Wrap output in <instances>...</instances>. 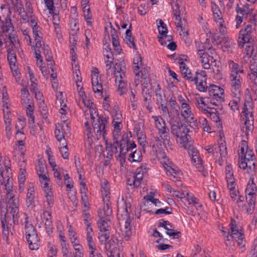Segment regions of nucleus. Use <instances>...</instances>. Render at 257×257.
<instances>
[{
  "label": "nucleus",
  "instance_id": "nucleus-49",
  "mask_svg": "<svg viewBox=\"0 0 257 257\" xmlns=\"http://www.w3.org/2000/svg\"><path fill=\"white\" fill-rule=\"evenodd\" d=\"M19 123H20L21 126H19L18 123L16 125V128L17 130L16 138L18 141H25L26 137L23 131V129L24 126L23 124L24 122H22L21 120H20Z\"/></svg>",
  "mask_w": 257,
  "mask_h": 257
},
{
  "label": "nucleus",
  "instance_id": "nucleus-36",
  "mask_svg": "<svg viewBox=\"0 0 257 257\" xmlns=\"http://www.w3.org/2000/svg\"><path fill=\"white\" fill-rule=\"evenodd\" d=\"M173 11V14L175 18V25L177 28L180 29L181 31H183V27L182 25L181 18L180 17L181 12L179 4L171 5Z\"/></svg>",
  "mask_w": 257,
  "mask_h": 257
},
{
  "label": "nucleus",
  "instance_id": "nucleus-1",
  "mask_svg": "<svg viewBox=\"0 0 257 257\" xmlns=\"http://www.w3.org/2000/svg\"><path fill=\"white\" fill-rule=\"evenodd\" d=\"M78 104L81 106V102L86 107L85 115L88 119L85 123L86 127L85 135L86 137L85 140V147L90 150L95 140H98L101 137H104L105 134V127L107 123L105 119L102 120L98 115L96 108L92 102L87 99L85 94L83 90H80L76 96Z\"/></svg>",
  "mask_w": 257,
  "mask_h": 257
},
{
  "label": "nucleus",
  "instance_id": "nucleus-15",
  "mask_svg": "<svg viewBox=\"0 0 257 257\" xmlns=\"http://www.w3.org/2000/svg\"><path fill=\"white\" fill-rule=\"evenodd\" d=\"M195 100L196 102L197 106L203 111L206 112L210 109H213L217 106V103L215 101H212L210 97H202L198 94L195 96Z\"/></svg>",
  "mask_w": 257,
  "mask_h": 257
},
{
  "label": "nucleus",
  "instance_id": "nucleus-50",
  "mask_svg": "<svg viewBox=\"0 0 257 257\" xmlns=\"http://www.w3.org/2000/svg\"><path fill=\"white\" fill-rule=\"evenodd\" d=\"M61 125L60 124H57L55 130V136L60 144L66 143L63 133L61 131Z\"/></svg>",
  "mask_w": 257,
  "mask_h": 257
},
{
  "label": "nucleus",
  "instance_id": "nucleus-61",
  "mask_svg": "<svg viewBox=\"0 0 257 257\" xmlns=\"http://www.w3.org/2000/svg\"><path fill=\"white\" fill-rule=\"evenodd\" d=\"M199 122L203 127V129L204 131L211 133L214 131L212 128L210 126V124L209 121L204 117H201L199 119Z\"/></svg>",
  "mask_w": 257,
  "mask_h": 257
},
{
  "label": "nucleus",
  "instance_id": "nucleus-62",
  "mask_svg": "<svg viewBox=\"0 0 257 257\" xmlns=\"http://www.w3.org/2000/svg\"><path fill=\"white\" fill-rule=\"evenodd\" d=\"M59 148L62 157L64 159H68L69 154L67 143L60 144Z\"/></svg>",
  "mask_w": 257,
  "mask_h": 257
},
{
  "label": "nucleus",
  "instance_id": "nucleus-64",
  "mask_svg": "<svg viewBox=\"0 0 257 257\" xmlns=\"http://www.w3.org/2000/svg\"><path fill=\"white\" fill-rule=\"evenodd\" d=\"M101 188L102 196L107 197L110 194V191L108 182L106 180H103L101 181Z\"/></svg>",
  "mask_w": 257,
  "mask_h": 257
},
{
  "label": "nucleus",
  "instance_id": "nucleus-23",
  "mask_svg": "<svg viewBox=\"0 0 257 257\" xmlns=\"http://www.w3.org/2000/svg\"><path fill=\"white\" fill-rule=\"evenodd\" d=\"M133 64L134 72L135 74L136 77H137V79L140 80V79H144L146 81H147L148 75L146 73L143 74L142 70H140L141 67L142 65V57L138 52H136L135 57L133 58Z\"/></svg>",
  "mask_w": 257,
  "mask_h": 257
},
{
  "label": "nucleus",
  "instance_id": "nucleus-59",
  "mask_svg": "<svg viewBox=\"0 0 257 257\" xmlns=\"http://www.w3.org/2000/svg\"><path fill=\"white\" fill-rule=\"evenodd\" d=\"M157 25L159 31V36L167 35L168 30L166 24H165L162 20H157Z\"/></svg>",
  "mask_w": 257,
  "mask_h": 257
},
{
  "label": "nucleus",
  "instance_id": "nucleus-30",
  "mask_svg": "<svg viewBox=\"0 0 257 257\" xmlns=\"http://www.w3.org/2000/svg\"><path fill=\"white\" fill-rule=\"evenodd\" d=\"M251 29V25H247L243 29L240 31L238 38L239 46L243 47L244 45L249 41Z\"/></svg>",
  "mask_w": 257,
  "mask_h": 257
},
{
  "label": "nucleus",
  "instance_id": "nucleus-60",
  "mask_svg": "<svg viewBox=\"0 0 257 257\" xmlns=\"http://www.w3.org/2000/svg\"><path fill=\"white\" fill-rule=\"evenodd\" d=\"M211 10L213 13L214 19L221 18L222 17V13L220 10L219 7L214 2H211Z\"/></svg>",
  "mask_w": 257,
  "mask_h": 257
},
{
  "label": "nucleus",
  "instance_id": "nucleus-35",
  "mask_svg": "<svg viewBox=\"0 0 257 257\" xmlns=\"http://www.w3.org/2000/svg\"><path fill=\"white\" fill-rule=\"evenodd\" d=\"M82 8L83 13V16L86 22L87 25L92 26L91 19L92 15L91 12L90 8L88 5V2L87 0H82Z\"/></svg>",
  "mask_w": 257,
  "mask_h": 257
},
{
  "label": "nucleus",
  "instance_id": "nucleus-4",
  "mask_svg": "<svg viewBox=\"0 0 257 257\" xmlns=\"http://www.w3.org/2000/svg\"><path fill=\"white\" fill-rule=\"evenodd\" d=\"M239 157V167L240 168L247 169L248 173H252L255 168V155L252 149L249 148L246 141H242L238 151Z\"/></svg>",
  "mask_w": 257,
  "mask_h": 257
},
{
  "label": "nucleus",
  "instance_id": "nucleus-46",
  "mask_svg": "<svg viewBox=\"0 0 257 257\" xmlns=\"http://www.w3.org/2000/svg\"><path fill=\"white\" fill-rule=\"evenodd\" d=\"M111 219L110 216H107L105 219L103 217H101L98 221V225L100 231H108L109 224L108 221Z\"/></svg>",
  "mask_w": 257,
  "mask_h": 257
},
{
  "label": "nucleus",
  "instance_id": "nucleus-7",
  "mask_svg": "<svg viewBox=\"0 0 257 257\" xmlns=\"http://www.w3.org/2000/svg\"><path fill=\"white\" fill-rule=\"evenodd\" d=\"M117 207H118V218L119 221L124 220V224L123 227L120 228L122 234L124 236L126 240L128 239V230L127 229V222L128 221V213L127 212V197H125V199L123 197H122L120 200L117 201Z\"/></svg>",
  "mask_w": 257,
  "mask_h": 257
},
{
  "label": "nucleus",
  "instance_id": "nucleus-22",
  "mask_svg": "<svg viewBox=\"0 0 257 257\" xmlns=\"http://www.w3.org/2000/svg\"><path fill=\"white\" fill-rule=\"evenodd\" d=\"M7 58L9 63L10 67L12 70V73L16 78L17 81L20 79V73L18 70V68L17 63V58L16 55L14 50L9 48L7 50Z\"/></svg>",
  "mask_w": 257,
  "mask_h": 257
},
{
  "label": "nucleus",
  "instance_id": "nucleus-9",
  "mask_svg": "<svg viewBox=\"0 0 257 257\" xmlns=\"http://www.w3.org/2000/svg\"><path fill=\"white\" fill-rule=\"evenodd\" d=\"M219 139L218 140V144H214L206 147V150L216 158L225 159L227 155V149L226 142L224 139V135L219 133Z\"/></svg>",
  "mask_w": 257,
  "mask_h": 257
},
{
  "label": "nucleus",
  "instance_id": "nucleus-51",
  "mask_svg": "<svg viewBox=\"0 0 257 257\" xmlns=\"http://www.w3.org/2000/svg\"><path fill=\"white\" fill-rule=\"evenodd\" d=\"M256 190V186L253 182V179L250 178L245 189V193L247 195L250 196L251 198L255 194Z\"/></svg>",
  "mask_w": 257,
  "mask_h": 257
},
{
  "label": "nucleus",
  "instance_id": "nucleus-26",
  "mask_svg": "<svg viewBox=\"0 0 257 257\" xmlns=\"http://www.w3.org/2000/svg\"><path fill=\"white\" fill-rule=\"evenodd\" d=\"M208 91L211 99L217 101H223L224 91L222 88L215 85H211L209 86Z\"/></svg>",
  "mask_w": 257,
  "mask_h": 257
},
{
  "label": "nucleus",
  "instance_id": "nucleus-28",
  "mask_svg": "<svg viewBox=\"0 0 257 257\" xmlns=\"http://www.w3.org/2000/svg\"><path fill=\"white\" fill-rule=\"evenodd\" d=\"M30 25L32 28L33 37L37 47H41V28L38 26L37 21L34 18H31L30 20Z\"/></svg>",
  "mask_w": 257,
  "mask_h": 257
},
{
  "label": "nucleus",
  "instance_id": "nucleus-34",
  "mask_svg": "<svg viewBox=\"0 0 257 257\" xmlns=\"http://www.w3.org/2000/svg\"><path fill=\"white\" fill-rule=\"evenodd\" d=\"M146 172L147 168L145 165L142 166L137 169L133 182V185L135 187H138L140 185L144 178V174Z\"/></svg>",
  "mask_w": 257,
  "mask_h": 257
},
{
  "label": "nucleus",
  "instance_id": "nucleus-37",
  "mask_svg": "<svg viewBox=\"0 0 257 257\" xmlns=\"http://www.w3.org/2000/svg\"><path fill=\"white\" fill-rule=\"evenodd\" d=\"M35 189L34 185L30 183L28 185L26 195V204L28 206H33L34 204Z\"/></svg>",
  "mask_w": 257,
  "mask_h": 257
},
{
  "label": "nucleus",
  "instance_id": "nucleus-2",
  "mask_svg": "<svg viewBox=\"0 0 257 257\" xmlns=\"http://www.w3.org/2000/svg\"><path fill=\"white\" fill-rule=\"evenodd\" d=\"M156 128L158 131V136L152 135L150 145L153 151L156 153L161 154L164 151L165 144L171 146L170 136L168 129L165 120L160 116H153Z\"/></svg>",
  "mask_w": 257,
  "mask_h": 257
},
{
  "label": "nucleus",
  "instance_id": "nucleus-12",
  "mask_svg": "<svg viewBox=\"0 0 257 257\" xmlns=\"http://www.w3.org/2000/svg\"><path fill=\"white\" fill-rule=\"evenodd\" d=\"M178 101L180 105L179 111L181 116L190 123L195 124L196 120L194 117L191 106L188 103L189 101L188 98L180 95L178 96Z\"/></svg>",
  "mask_w": 257,
  "mask_h": 257
},
{
  "label": "nucleus",
  "instance_id": "nucleus-20",
  "mask_svg": "<svg viewBox=\"0 0 257 257\" xmlns=\"http://www.w3.org/2000/svg\"><path fill=\"white\" fill-rule=\"evenodd\" d=\"M91 83L92 89L95 93L101 95L102 93V85L99 71L96 67H93L91 72Z\"/></svg>",
  "mask_w": 257,
  "mask_h": 257
},
{
  "label": "nucleus",
  "instance_id": "nucleus-57",
  "mask_svg": "<svg viewBox=\"0 0 257 257\" xmlns=\"http://www.w3.org/2000/svg\"><path fill=\"white\" fill-rule=\"evenodd\" d=\"M21 97L22 102L24 105L32 102L30 98V93L27 88L22 89Z\"/></svg>",
  "mask_w": 257,
  "mask_h": 257
},
{
  "label": "nucleus",
  "instance_id": "nucleus-16",
  "mask_svg": "<svg viewBox=\"0 0 257 257\" xmlns=\"http://www.w3.org/2000/svg\"><path fill=\"white\" fill-rule=\"evenodd\" d=\"M1 32L4 34L6 39L8 38L13 45L16 46L17 44V40L14 35L12 34L14 31L13 27L11 23V19L9 18H6L4 21H2Z\"/></svg>",
  "mask_w": 257,
  "mask_h": 257
},
{
  "label": "nucleus",
  "instance_id": "nucleus-63",
  "mask_svg": "<svg viewBox=\"0 0 257 257\" xmlns=\"http://www.w3.org/2000/svg\"><path fill=\"white\" fill-rule=\"evenodd\" d=\"M79 68V67L77 64H73L72 70L74 74V79L76 83H81L82 81V78L80 76V72Z\"/></svg>",
  "mask_w": 257,
  "mask_h": 257
},
{
  "label": "nucleus",
  "instance_id": "nucleus-27",
  "mask_svg": "<svg viewBox=\"0 0 257 257\" xmlns=\"http://www.w3.org/2000/svg\"><path fill=\"white\" fill-rule=\"evenodd\" d=\"M26 162L23 160L19 162V166L20 168V172L18 177L19 181V191L22 193L25 188V182L26 177Z\"/></svg>",
  "mask_w": 257,
  "mask_h": 257
},
{
  "label": "nucleus",
  "instance_id": "nucleus-11",
  "mask_svg": "<svg viewBox=\"0 0 257 257\" xmlns=\"http://www.w3.org/2000/svg\"><path fill=\"white\" fill-rule=\"evenodd\" d=\"M172 133L179 139L180 145L184 149H187L192 145V142L189 131L186 126L181 125V126L174 125L172 127Z\"/></svg>",
  "mask_w": 257,
  "mask_h": 257
},
{
  "label": "nucleus",
  "instance_id": "nucleus-52",
  "mask_svg": "<svg viewBox=\"0 0 257 257\" xmlns=\"http://www.w3.org/2000/svg\"><path fill=\"white\" fill-rule=\"evenodd\" d=\"M33 48L35 50L36 58L37 59V65L41 69L45 66L44 64L43 63L42 57L41 55V50H40L41 47H37L36 45H35L33 46Z\"/></svg>",
  "mask_w": 257,
  "mask_h": 257
},
{
  "label": "nucleus",
  "instance_id": "nucleus-8",
  "mask_svg": "<svg viewBox=\"0 0 257 257\" xmlns=\"http://www.w3.org/2000/svg\"><path fill=\"white\" fill-rule=\"evenodd\" d=\"M5 162V169L0 168V184H4L7 191L8 197L15 196L12 193V182L11 181V170L10 161L6 159Z\"/></svg>",
  "mask_w": 257,
  "mask_h": 257
},
{
  "label": "nucleus",
  "instance_id": "nucleus-41",
  "mask_svg": "<svg viewBox=\"0 0 257 257\" xmlns=\"http://www.w3.org/2000/svg\"><path fill=\"white\" fill-rule=\"evenodd\" d=\"M50 165L52 169L54 177L57 180H62V175L64 174L63 168L59 167L56 162H53L52 160L50 161Z\"/></svg>",
  "mask_w": 257,
  "mask_h": 257
},
{
  "label": "nucleus",
  "instance_id": "nucleus-17",
  "mask_svg": "<svg viewBox=\"0 0 257 257\" xmlns=\"http://www.w3.org/2000/svg\"><path fill=\"white\" fill-rule=\"evenodd\" d=\"M128 138L127 133L123 134L120 141V154L119 156V162L121 167H125L126 159L128 156Z\"/></svg>",
  "mask_w": 257,
  "mask_h": 257
},
{
  "label": "nucleus",
  "instance_id": "nucleus-32",
  "mask_svg": "<svg viewBox=\"0 0 257 257\" xmlns=\"http://www.w3.org/2000/svg\"><path fill=\"white\" fill-rule=\"evenodd\" d=\"M227 188L229 190V194L232 201L238 204L239 206H241L244 201V196L239 194L238 191L235 188V185H233L232 188L230 187Z\"/></svg>",
  "mask_w": 257,
  "mask_h": 257
},
{
  "label": "nucleus",
  "instance_id": "nucleus-44",
  "mask_svg": "<svg viewBox=\"0 0 257 257\" xmlns=\"http://www.w3.org/2000/svg\"><path fill=\"white\" fill-rule=\"evenodd\" d=\"M120 243L117 238L112 237L105 243V249L106 250H117L119 248Z\"/></svg>",
  "mask_w": 257,
  "mask_h": 257
},
{
  "label": "nucleus",
  "instance_id": "nucleus-21",
  "mask_svg": "<svg viewBox=\"0 0 257 257\" xmlns=\"http://www.w3.org/2000/svg\"><path fill=\"white\" fill-rule=\"evenodd\" d=\"M210 55L209 53L207 54L203 53L202 51H199V58L201 66L205 69L210 68L211 65L215 61L214 56L215 55V50H211Z\"/></svg>",
  "mask_w": 257,
  "mask_h": 257
},
{
  "label": "nucleus",
  "instance_id": "nucleus-29",
  "mask_svg": "<svg viewBox=\"0 0 257 257\" xmlns=\"http://www.w3.org/2000/svg\"><path fill=\"white\" fill-rule=\"evenodd\" d=\"M112 113L113 120L112 122V125L114 127L113 131V136L115 139H117L119 133L122 127L121 123V115L117 112L116 109H114Z\"/></svg>",
  "mask_w": 257,
  "mask_h": 257
},
{
  "label": "nucleus",
  "instance_id": "nucleus-40",
  "mask_svg": "<svg viewBox=\"0 0 257 257\" xmlns=\"http://www.w3.org/2000/svg\"><path fill=\"white\" fill-rule=\"evenodd\" d=\"M229 76L239 75L240 73L244 72L243 70L240 67L239 65L233 61L229 60L228 62Z\"/></svg>",
  "mask_w": 257,
  "mask_h": 257
},
{
  "label": "nucleus",
  "instance_id": "nucleus-14",
  "mask_svg": "<svg viewBox=\"0 0 257 257\" xmlns=\"http://www.w3.org/2000/svg\"><path fill=\"white\" fill-rule=\"evenodd\" d=\"M186 149L188 150L189 154L191 156L192 164L195 166L198 171L202 173L204 176H206L207 172L205 169V166L202 162L197 149L192 145Z\"/></svg>",
  "mask_w": 257,
  "mask_h": 257
},
{
  "label": "nucleus",
  "instance_id": "nucleus-38",
  "mask_svg": "<svg viewBox=\"0 0 257 257\" xmlns=\"http://www.w3.org/2000/svg\"><path fill=\"white\" fill-rule=\"evenodd\" d=\"M225 173L227 187H230L232 188L233 185H235V184L232 167L230 165L226 166L225 170Z\"/></svg>",
  "mask_w": 257,
  "mask_h": 257
},
{
  "label": "nucleus",
  "instance_id": "nucleus-58",
  "mask_svg": "<svg viewBox=\"0 0 257 257\" xmlns=\"http://www.w3.org/2000/svg\"><path fill=\"white\" fill-rule=\"evenodd\" d=\"M103 53L104 57H105V61H113V54L109 45L105 46Z\"/></svg>",
  "mask_w": 257,
  "mask_h": 257
},
{
  "label": "nucleus",
  "instance_id": "nucleus-19",
  "mask_svg": "<svg viewBox=\"0 0 257 257\" xmlns=\"http://www.w3.org/2000/svg\"><path fill=\"white\" fill-rule=\"evenodd\" d=\"M207 74L205 71L202 70H198L196 72L195 77H193V79L191 82H195L196 88L200 92H205L207 89L206 83Z\"/></svg>",
  "mask_w": 257,
  "mask_h": 257
},
{
  "label": "nucleus",
  "instance_id": "nucleus-45",
  "mask_svg": "<svg viewBox=\"0 0 257 257\" xmlns=\"http://www.w3.org/2000/svg\"><path fill=\"white\" fill-rule=\"evenodd\" d=\"M84 223L86 226L87 245L88 247L90 246L91 245H95V244L93 241L92 237L93 235V231L91 224L87 219L84 220Z\"/></svg>",
  "mask_w": 257,
  "mask_h": 257
},
{
  "label": "nucleus",
  "instance_id": "nucleus-39",
  "mask_svg": "<svg viewBox=\"0 0 257 257\" xmlns=\"http://www.w3.org/2000/svg\"><path fill=\"white\" fill-rule=\"evenodd\" d=\"M56 97L57 100L59 101L60 104L61 108L59 110V112L62 115L66 114L67 111V106L65 103V95L63 94L62 92H57L56 93Z\"/></svg>",
  "mask_w": 257,
  "mask_h": 257
},
{
  "label": "nucleus",
  "instance_id": "nucleus-48",
  "mask_svg": "<svg viewBox=\"0 0 257 257\" xmlns=\"http://www.w3.org/2000/svg\"><path fill=\"white\" fill-rule=\"evenodd\" d=\"M185 195V198H186L189 205L201 206L199 204V199L195 197L193 193L189 191H186Z\"/></svg>",
  "mask_w": 257,
  "mask_h": 257
},
{
  "label": "nucleus",
  "instance_id": "nucleus-24",
  "mask_svg": "<svg viewBox=\"0 0 257 257\" xmlns=\"http://www.w3.org/2000/svg\"><path fill=\"white\" fill-rule=\"evenodd\" d=\"M229 82L231 86L232 95L238 96L240 95L242 78L239 75L229 76Z\"/></svg>",
  "mask_w": 257,
  "mask_h": 257
},
{
  "label": "nucleus",
  "instance_id": "nucleus-5",
  "mask_svg": "<svg viewBox=\"0 0 257 257\" xmlns=\"http://www.w3.org/2000/svg\"><path fill=\"white\" fill-rule=\"evenodd\" d=\"M231 233L222 230L225 243L227 246H233L235 241L241 247L245 245V236L242 226L234 220H231L229 224Z\"/></svg>",
  "mask_w": 257,
  "mask_h": 257
},
{
  "label": "nucleus",
  "instance_id": "nucleus-56",
  "mask_svg": "<svg viewBox=\"0 0 257 257\" xmlns=\"http://www.w3.org/2000/svg\"><path fill=\"white\" fill-rule=\"evenodd\" d=\"M10 7H16L18 11L21 12L24 10L21 0H4Z\"/></svg>",
  "mask_w": 257,
  "mask_h": 257
},
{
  "label": "nucleus",
  "instance_id": "nucleus-31",
  "mask_svg": "<svg viewBox=\"0 0 257 257\" xmlns=\"http://www.w3.org/2000/svg\"><path fill=\"white\" fill-rule=\"evenodd\" d=\"M214 19L216 23L219 33V35L214 36V39L216 38L219 40V38H221L222 36L224 37V36L227 35L226 23L223 20L222 17Z\"/></svg>",
  "mask_w": 257,
  "mask_h": 257
},
{
  "label": "nucleus",
  "instance_id": "nucleus-25",
  "mask_svg": "<svg viewBox=\"0 0 257 257\" xmlns=\"http://www.w3.org/2000/svg\"><path fill=\"white\" fill-rule=\"evenodd\" d=\"M250 73L249 74V84L251 90L255 93L257 92V62L255 60L253 59L250 60Z\"/></svg>",
  "mask_w": 257,
  "mask_h": 257
},
{
  "label": "nucleus",
  "instance_id": "nucleus-47",
  "mask_svg": "<svg viewBox=\"0 0 257 257\" xmlns=\"http://www.w3.org/2000/svg\"><path fill=\"white\" fill-rule=\"evenodd\" d=\"M36 171L37 175L39 177V180H47V170L46 166L42 163H39L36 167Z\"/></svg>",
  "mask_w": 257,
  "mask_h": 257
},
{
  "label": "nucleus",
  "instance_id": "nucleus-54",
  "mask_svg": "<svg viewBox=\"0 0 257 257\" xmlns=\"http://www.w3.org/2000/svg\"><path fill=\"white\" fill-rule=\"evenodd\" d=\"M43 193L45 199V203H46V205H47L48 207L51 208L54 202V194L52 191L51 190Z\"/></svg>",
  "mask_w": 257,
  "mask_h": 257
},
{
  "label": "nucleus",
  "instance_id": "nucleus-33",
  "mask_svg": "<svg viewBox=\"0 0 257 257\" xmlns=\"http://www.w3.org/2000/svg\"><path fill=\"white\" fill-rule=\"evenodd\" d=\"M236 12L238 14H241L242 17L244 16H249L250 20H254L256 12L252 8H249L248 5H244L242 8L237 7L236 8Z\"/></svg>",
  "mask_w": 257,
  "mask_h": 257
},
{
  "label": "nucleus",
  "instance_id": "nucleus-10",
  "mask_svg": "<svg viewBox=\"0 0 257 257\" xmlns=\"http://www.w3.org/2000/svg\"><path fill=\"white\" fill-rule=\"evenodd\" d=\"M253 103L251 100L245 101L244 104L243 110L241 112V117L244 121V126L242 127V131H244L245 127V135H247L249 132L252 130V122L253 120L252 110Z\"/></svg>",
  "mask_w": 257,
  "mask_h": 257
},
{
  "label": "nucleus",
  "instance_id": "nucleus-55",
  "mask_svg": "<svg viewBox=\"0 0 257 257\" xmlns=\"http://www.w3.org/2000/svg\"><path fill=\"white\" fill-rule=\"evenodd\" d=\"M124 76L121 78H118L116 81H118V91L120 95L126 93L127 92V83L123 79Z\"/></svg>",
  "mask_w": 257,
  "mask_h": 257
},
{
  "label": "nucleus",
  "instance_id": "nucleus-18",
  "mask_svg": "<svg viewBox=\"0 0 257 257\" xmlns=\"http://www.w3.org/2000/svg\"><path fill=\"white\" fill-rule=\"evenodd\" d=\"M105 70L108 76L113 75L116 80L125 76V74L120 65L117 63L114 64L113 61H105Z\"/></svg>",
  "mask_w": 257,
  "mask_h": 257
},
{
  "label": "nucleus",
  "instance_id": "nucleus-6",
  "mask_svg": "<svg viewBox=\"0 0 257 257\" xmlns=\"http://www.w3.org/2000/svg\"><path fill=\"white\" fill-rule=\"evenodd\" d=\"M156 155L159 160L162 159L161 163L165 169L166 173L170 176V179L173 181H180L182 176V172L177 167L173 165L166 155L164 154V151L161 154L156 153Z\"/></svg>",
  "mask_w": 257,
  "mask_h": 257
},
{
  "label": "nucleus",
  "instance_id": "nucleus-3",
  "mask_svg": "<svg viewBox=\"0 0 257 257\" xmlns=\"http://www.w3.org/2000/svg\"><path fill=\"white\" fill-rule=\"evenodd\" d=\"M9 209L4 217L1 218L3 234L8 239L11 227L18 223L20 213L19 210V199L15 196L9 197Z\"/></svg>",
  "mask_w": 257,
  "mask_h": 257
},
{
  "label": "nucleus",
  "instance_id": "nucleus-53",
  "mask_svg": "<svg viewBox=\"0 0 257 257\" xmlns=\"http://www.w3.org/2000/svg\"><path fill=\"white\" fill-rule=\"evenodd\" d=\"M180 70L182 75L184 78H186V79L190 81H192L194 79V76L191 73V70L189 69L186 64L185 65V66L183 65L182 67H180Z\"/></svg>",
  "mask_w": 257,
  "mask_h": 257
},
{
  "label": "nucleus",
  "instance_id": "nucleus-42",
  "mask_svg": "<svg viewBox=\"0 0 257 257\" xmlns=\"http://www.w3.org/2000/svg\"><path fill=\"white\" fill-rule=\"evenodd\" d=\"M220 39H221L220 42L222 44L224 51H229V49L234 47L235 43L233 40L227 37V35L224 36V37L222 36L221 38H219Z\"/></svg>",
  "mask_w": 257,
  "mask_h": 257
},
{
  "label": "nucleus",
  "instance_id": "nucleus-43",
  "mask_svg": "<svg viewBox=\"0 0 257 257\" xmlns=\"http://www.w3.org/2000/svg\"><path fill=\"white\" fill-rule=\"evenodd\" d=\"M205 113L207 114L213 121L215 122L216 126L219 128L220 131L222 128V124L220 120L218 114L217 113L216 109L214 108L210 109L207 111Z\"/></svg>",
  "mask_w": 257,
  "mask_h": 257
},
{
  "label": "nucleus",
  "instance_id": "nucleus-13",
  "mask_svg": "<svg viewBox=\"0 0 257 257\" xmlns=\"http://www.w3.org/2000/svg\"><path fill=\"white\" fill-rule=\"evenodd\" d=\"M25 233L29 247L31 250H36L39 248V238L34 226L31 224L25 226Z\"/></svg>",
  "mask_w": 257,
  "mask_h": 257
}]
</instances>
